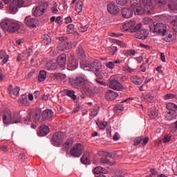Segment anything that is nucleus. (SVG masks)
<instances>
[{
  "mask_svg": "<svg viewBox=\"0 0 177 177\" xmlns=\"http://www.w3.org/2000/svg\"><path fill=\"white\" fill-rule=\"evenodd\" d=\"M131 8L136 15H153L154 13V5L151 0H142V3L145 8H142V0H131L130 1Z\"/></svg>",
  "mask_w": 177,
  "mask_h": 177,
  "instance_id": "f257e3e1",
  "label": "nucleus"
},
{
  "mask_svg": "<svg viewBox=\"0 0 177 177\" xmlns=\"http://www.w3.org/2000/svg\"><path fill=\"white\" fill-rule=\"evenodd\" d=\"M69 82L75 89H80L86 95H92V89L89 88V82L84 77H77L69 80Z\"/></svg>",
  "mask_w": 177,
  "mask_h": 177,
  "instance_id": "f03ea898",
  "label": "nucleus"
},
{
  "mask_svg": "<svg viewBox=\"0 0 177 177\" xmlns=\"http://www.w3.org/2000/svg\"><path fill=\"white\" fill-rule=\"evenodd\" d=\"M0 27L3 28V31H7L8 32H16V31L20 30V24L8 18L1 20Z\"/></svg>",
  "mask_w": 177,
  "mask_h": 177,
  "instance_id": "7ed1b4c3",
  "label": "nucleus"
},
{
  "mask_svg": "<svg viewBox=\"0 0 177 177\" xmlns=\"http://www.w3.org/2000/svg\"><path fill=\"white\" fill-rule=\"evenodd\" d=\"M3 123L6 124H17L20 121V113L19 112H6L3 118Z\"/></svg>",
  "mask_w": 177,
  "mask_h": 177,
  "instance_id": "20e7f679",
  "label": "nucleus"
},
{
  "mask_svg": "<svg viewBox=\"0 0 177 177\" xmlns=\"http://www.w3.org/2000/svg\"><path fill=\"white\" fill-rule=\"evenodd\" d=\"M142 24H138L131 30V32H136L135 37L138 39H146L149 35V31L146 29H141Z\"/></svg>",
  "mask_w": 177,
  "mask_h": 177,
  "instance_id": "39448f33",
  "label": "nucleus"
},
{
  "mask_svg": "<svg viewBox=\"0 0 177 177\" xmlns=\"http://www.w3.org/2000/svg\"><path fill=\"white\" fill-rule=\"evenodd\" d=\"M151 32H157L163 37L167 34V26L162 23L153 24L150 26Z\"/></svg>",
  "mask_w": 177,
  "mask_h": 177,
  "instance_id": "423d86ee",
  "label": "nucleus"
},
{
  "mask_svg": "<svg viewBox=\"0 0 177 177\" xmlns=\"http://www.w3.org/2000/svg\"><path fill=\"white\" fill-rule=\"evenodd\" d=\"M99 66H100V62L97 60L90 64H81L80 67L81 68H84L85 71H92L95 74V75H99Z\"/></svg>",
  "mask_w": 177,
  "mask_h": 177,
  "instance_id": "0eeeda50",
  "label": "nucleus"
},
{
  "mask_svg": "<svg viewBox=\"0 0 177 177\" xmlns=\"http://www.w3.org/2000/svg\"><path fill=\"white\" fill-rule=\"evenodd\" d=\"M46 9H48V3H42L41 5L35 6L32 8V13L35 17H39L45 13Z\"/></svg>",
  "mask_w": 177,
  "mask_h": 177,
  "instance_id": "6e6552de",
  "label": "nucleus"
},
{
  "mask_svg": "<svg viewBox=\"0 0 177 177\" xmlns=\"http://www.w3.org/2000/svg\"><path fill=\"white\" fill-rule=\"evenodd\" d=\"M84 153V145L81 143H77L71 149V154L73 157H81Z\"/></svg>",
  "mask_w": 177,
  "mask_h": 177,
  "instance_id": "1a4fd4ad",
  "label": "nucleus"
},
{
  "mask_svg": "<svg viewBox=\"0 0 177 177\" xmlns=\"http://www.w3.org/2000/svg\"><path fill=\"white\" fill-rule=\"evenodd\" d=\"M53 144L57 147L60 146L63 143V139H64V133L60 131L56 132L53 135Z\"/></svg>",
  "mask_w": 177,
  "mask_h": 177,
  "instance_id": "9d476101",
  "label": "nucleus"
},
{
  "mask_svg": "<svg viewBox=\"0 0 177 177\" xmlns=\"http://www.w3.org/2000/svg\"><path fill=\"white\" fill-rule=\"evenodd\" d=\"M23 5H24V0H13L10 4L9 9L12 13H16L17 8H21Z\"/></svg>",
  "mask_w": 177,
  "mask_h": 177,
  "instance_id": "9b49d317",
  "label": "nucleus"
},
{
  "mask_svg": "<svg viewBox=\"0 0 177 177\" xmlns=\"http://www.w3.org/2000/svg\"><path fill=\"white\" fill-rule=\"evenodd\" d=\"M131 100H133V97H129L125 99L124 101H122L120 104H118L115 106V107L114 108V111H127L128 110L127 106L124 105V103H128L129 102H131Z\"/></svg>",
  "mask_w": 177,
  "mask_h": 177,
  "instance_id": "f8f14e48",
  "label": "nucleus"
},
{
  "mask_svg": "<svg viewBox=\"0 0 177 177\" xmlns=\"http://www.w3.org/2000/svg\"><path fill=\"white\" fill-rule=\"evenodd\" d=\"M37 19L35 18L31 17V16H27L24 19L26 26H27V27H31L32 28L37 27Z\"/></svg>",
  "mask_w": 177,
  "mask_h": 177,
  "instance_id": "ddd939ff",
  "label": "nucleus"
},
{
  "mask_svg": "<svg viewBox=\"0 0 177 177\" xmlns=\"http://www.w3.org/2000/svg\"><path fill=\"white\" fill-rule=\"evenodd\" d=\"M147 143H149V137H145V138H143V136L137 137L133 140L134 146H139L140 144H142V146H146Z\"/></svg>",
  "mask_w": 177,
  "mask_h": 177,
  "instance_id": "4468645a",
  "label": "nucleus"
},
{
  "mask_svg": "<svg viewBox=\"0 0 177 177\" xmlns=\"http://www.w3.org/2000/svg\"><path fill=\"white\" fill-rule=\"evenodd\" d=\"M66 60H67V55L66 54H64V53L61 54L57 58V62L58 66L61 68H64L66 67Z\"/></svg>",
  "mask_w": 177,
  "mask_h": 177,
  "instance_id": "2eb2a0df",
  "label": "nucleus"
},
{
  "mask_svg": "<svg viewBox=\"0 0 177 177\" xmlns=\"http://www.w3.org/2000/svg\"><path fill=\"white\" fill-rule=\"evenodd\" d=\"M107 10L111 15H117L120 12V8L115 5V3L110 2L107 5Z\"/></svg>",
  "mask_w": 177,
  "mask_h": 177,
  "instance_id": "dca6fc26",
  "label": "nucleus"
},
{
  "mask_svg": "<svg viewBox=\"0 0 177 177\" xmlns=\"http://www.w3.org/2000/svg\"><path fill=\"white\" fill-rule=\"evenodd\" d=\"M109 88L115 91H121L122 89V84L117 80H113L109 82Z\"/></svg>",
  "mask_w": 177,
  "mask_h": 177,
  "instance_id": "f3484780",
  "label": "nucleus"
},
{
  "mask_svg": "<svg viewBox=\"0 0 177 177\" xmlns=\"http://www.w3.org/2000/svg\"><path fill=\"white\" fill-rule=\"evenodd\" d=\"M133 15V10L129 8H124L122 10V16L124 19H129L132 17Z\"/></svg>",
  "mask_w": 177,
  "mask_h": 177,
  "instance_id": "a211bd4d",
  "label": "nucleus"
},
{
  "mask_svg": "<svg viewBox=\"0 0 177 177\" xmlns=\"http://www.w3.org/2000/svg\"><path fill=\"white\" fill-rule=\"evenodd\" d=\"M0 60H2L1 62L2 66H3V64H6V63L9 62V55L6 54V50H0Z\"/></svg>",
  "mask_w": 177,
  "mask_h": 177,
  "instance_id": "6ab92c4d",
  "label": "nucleus"
},
{
  "mask_svg": "<svg viewBox=\"0 0 177 177\" xmlns=\"http://www.w3.org/2000/svg\"><path fill=\"white\" fill-rule=\"evenodd\" d=\"M50 129L48 126L43 124L39 127V136H46L49 133Z\"/></svg>",
  "mask_w": 177,
  "mask_h": 177,
  "instance_id": "aec40b11",
  "label": "nucleus"
},
{
  "mask_svg": "<svg viewBox=\"0 0 177 177\" xmlns=\"http://www.w3.org/2000/svg\"><path fill=\"white\" fill-rule=\"evenodd\" d=\"M118 97V93H115L111 90H109L106 93V98L107 100H115Z\"/></svg>",
  "mask_w": 177,
  "mask_h": 177,
  "instance_id": "412c9836",
  "label": "nucleus"
},
{
  "mask_svg": "<svg viewBox=\"0 0 177 177\" xmlns=\"http://www.w3.org/2000/svg\"><path fill=\"white\" fill-rule=\"evenodd\" d=\"M29 117H32L35 122H38L41 120V112L39 111H31L29 113Z\"/></svg>",
  "mask_w": 177,
  "mask_h": 177,
  "instance_id": "4be33fe9",
  "label": "nucleus"
},
{
  "mask_svg": "<svg viewBox=\"0 0 177 177\" xmlns=\"http://www.w3.org/2000/svg\"><path fill=\"white\" fill-rule=\"evenodd\" d=\"M8 91L10 95H14V96H17V95H19V92H20V87L15 86L13 88V86L10 85L8 88Z\"/></svg>",
  "mask_w": 177,
  "mask_h": 177,
  "instance_id": "5701e85b",
  "label": "nucleus"
},
{
  "mask_svg": "<svg viewBox=\"0 0 177 177\" xmlns=\"http://www.w3.org/2000/svg\"><path fill=\"white\" fill-rule=\"evenodd\" d=\"M72 46L71 43L65 41L59 46L58 49L59 50H68V49H71Z\"/></svg>",
  "mask_w": 177,
  "mask_h": 177,
  "instance_id": "b1692460",
  "label": "nucleus"
},
{
  "mask_svg": "<svg viewBox=\"0 0 177 177\" xmlns=\"http://www.w3.org/2000/svg\"><path fill=\"white\" fill-rule=\"evenodd\" d=\"M68 67L72 68V70H75V68H77V67H78V62L77 61V59L71 58L68 61Z\"/></svg>",
  "mask_w": 177,
  "mask_h": 177,
  "instance_id": "393cba45",
  "label": "nucleus"
},
{
  "mask_svg": "<svg viewBox=\"0 0 177 177\" xmlns=\"http://www.w3.org/2000/svg\"><path fill=\"white\" fill-rule=\"evenodd\" d=\"M64 93H65L66 96H68V97H71V99H72L73 100H77V95H75V91L64 89Z\"/></svg>",
  "mask_w": 177,
  "mask_h": 177,
  "instance_id": "a878e982",
  "label": "nucleus"
},
{
  "mask_svg": "<svg viewBox=\"0 0 177 177\" xmlns=\"http://www.w3.org/2000/svg\"><path fill=\"white\" fill-rule=\"evenodd\" d=\"M46 68L48 71H55L56 68H57V64H56V62H48L46 65Z\"/></svg>",
  "mask_w": 177,
  "mask_h": 177,
  "instance_id": "bb28decb",
  "label": "nucleus"
},
{
  "mask_svg": "<svg viewBox=\"0 0 177 177\" xmlns=\"http://www.w3.org/2000/svg\"><path fill=\"white\" fill-rule=\"evenodd\" d=\"M53 116V111H43L41 113V118L44 121H46V120H50Z\"/></svg>",
  "mask_w": 177,
  "mask_h": 177,
  "instance_id": "cd10ccee",
  "label": "nucleus"
},
{
  "mask_svg": "<svg viewBox=\"0 0 177 177\" xmlns=\"http://www.w3.org/2000/svg\"><path fill=\"white\" fill-rule=\"evenodd\" d=\"M136 24V22H135V21H131L130 22H128L123 25V30L124 31H128V30H131V28H133Z\"/></svg>",
  "mask_w": 177,
  "mask_h": 177,
  "instance_id": "c85d7f7f",
  "label": "nucleus"
},
{
  "mask_svg": "<svg viewBox=\"0 0 177 177\" xmlns=\"http://www.w3.org/2000/svg\"><path fill=\"white\" fill-rule=\"evenodd\" d=\"M131 81L133 82V84H135V85H140V84L143 82V79L142 77H139L138 76L133 75L131 77Z\"/></svg>",
  "mask_w": 177,
  "mask_h": 177,
  "instance_id": "c756f323",
  "label": "nucleus"
},
{
  "mask_svg": "<svg viewBox=\"0 0 177 177\" xmlns=\"http://www.w3.org/2000/svg\"><path fill=\"white\" fill-rule=\"evenodd\" d=\"M93 172L97 175H100V174H107V169H106L104 167L97 166L93 169Z\"/></svg>",
  "mask_w": 177,
  "mask_h": 177,
  "instance_id": "7c9ffc66",
  "label": "nucleus"
},
{
  "mask_svg": "<svg viewBox=\"0 0 177 177\" xmlns=\"http://www.w3.org/2000/svg\"><path fill=\"white\" fill-rule=\"evenodd\" d=\"M41 39H43L46 45H49L50 44V42H52V37H50V33L43 35Z\"/></svg>",
  "mask_w": 177,
  "mask_h": 177,
  "instance_id": "2f4dec72",
  "label": "nucleus"
},
{
  "mask_svg": "<svg viewBox=\"0 0 177 177\" xmlns=\"http://www.w3.org/2000/svg\"><path fill=\"white\" fill-rule=\"evenodd\" d=\"M171 24L173 25V30L177 32V15H173L169 17Z\"/></svg>",
  "mask_w": 177,
  "mask_h": 177,
  "instance_id": "473e14b6",
  "label": "nucleus"
},
{
  "mask_svg": "<svg viewBox=\"0 0 177 177\" xmlns=\"http://www.w3.org/2000/svg\"><path fill=\"white\" fill-rule=\"evenodd\" d=\"M77 53L81 59H85L86 55H85V50H84V48L82 46H79L77 50Z\"/></svg>",
  "mask_w": 177,
  "mask_h": 177,
  "instance_id": "72a5a7b5",
  "label": "nucleus"
},
{
  "mask_svg": "<svg viewBox=\"0 0 177 177\" xmlns=\"http://www.w3.org/2000/svg\"><path fill=\"white\" fill-rule=\"evenodd\" d=\"M165 119L168 121H171V120H174L176 117V113L175 111H169L165 115Z\"/></svg>",
  "mask_w": 177,
  "mask_h": 177,
  "instance_id": "f704fd0d",
  "label": "nucleus"
},
{
  "mask_svg": "<svg viewBox=\"0 0 177 177\" xmlns=\"http://www.w3.org/2000/svg\"><path fill=\"white\" fill-rule=\"evenodd\" d=\"M38 80L39 82H44L46 80V71H40Z\"/></svg>",
  "mask_w": 177,
  "mask_h": 177,
  "instance_id": "c9c22d12",
  "label": "nucleus"
},
{
  "mask_svg": "<svg viewBox=\"0 0 177 177\" xmlns=\"http://www.w3.org/2000/svg\"><path fill=\"white\" fill-rule=\"evenodd\" d=\"M82 6H84L83 0H78V1L76 3V12L77 13H81L82 12Z\"/></svg>",
  "mask_w": 177,
  "mask_h": 177,
  "instance_id": "e433bc0d",
  "label": "nucleus"
},
{
  "mask_svg": "<svg viewBox=\"0 0 177 177\" xmlns=\"http://www.w3.org/2000/svg\"><path fill=\"white\" fill-rule=\"evenodd\" d=\"M81 162L82 164H91V160H89V155L88 154H84L82 156L81 158Z\"/></svg>",
  "mask_w": 177,
  "mask_h": 177,
  "instance_id": "4c0bfd02",
  "label": "nucleus"
},
{
  "mask_svg": "<svg viewBox=\"0 0 177 177\" xmlns=\"http://www.w3.org/2000/svg\"><path fill=\"white\" fill-rule=\"evenodd\" d=\"M166 107L170 111H177V105L172 102L167 103Z\"/></svg>",
  "mask_w": 177,
  "mask_h": 177,
  "instance_id": "58836bf2",
  "label": "nucleus"
},
{
  "mask_svg": "<svg viewBox=\"0 0 177 177\" xmlns=\"http://www.w3.org/2000/svg\"><path fill=\"white\" fill-rule=\"evenodd\" d=\"M168 7L170 10H177V2L175 0H172L169 3Z\"/></svg>",
  "mask_w": 177,
  "mask_h": 177,
  "instance_id": "ea45409f",
  "label": "nucleus"
},
{
  "mask_svg": "<svg viewBox=\"0 0 177 177\" xmlns=\"http://www.w3.org/2000/svg\"><path fill=\"white\" fill-rule=\"evenodd\" d=\"M66 78V75L62 74V73H55L54 75V80H65Z\"/></svg>",
  "mask_w": 177,
  "mask_h": 177,
  "instance_id": "a19ab883",
  "label": "nucleus"
},
{
  "mask_svg": "<svg viewBox=\"0 0 177 177\" xmlns=\"http://www.w3.org/2000/svg\"><path fill=\"white\" fill-rule=\"evenodd\" d=\"M78 30L80 32H85L88 30V26L86 25L82 24L78 26Z\"/></svg>",
  "mask_w": 177,
  "mask_h": 177,
  "instance_id": "79ce46f5",
  "label": "nucleus"
},
{
  "mask_svg": "<svg viewBox=\"0 0 177 177\" xmlns=\"http://www.w3.org/2000/svg\"><path fill=\"white\" fill-rule=\"evenodd\" d=\"M74 31V24H69L67 26L66 32L67 34H73Z\"/></svg>",
  "mask_w": 177,
  "mask_h": 177,
  "instance_id": "37998d69",
  "label": "nucleus"
},
{
  "mask_svg": "<svg viewBox=\"0 0 177 177\" xmlns=\"http://www.w3.org/2000/svg\"><path fill=\"white\" fill-rule=\"evenodd\" d=\"M175 97H176V95L172 93H167L165 95H164L165 100H169V99H175Z\"/></svg>",
  "mask_w": 177,
  "mask_h": 177,
  "instance_id": "c03bdc74",
  "label": "nucleus"
},
{
  "mask_svg": "<svg viewBox=\"0 0 177 177\" xmlns=\"http://www.w3.org/2000/svg\"><path fill=\"white\" fill-rule=\"evenodd\" d=\"M122 70H123V71H124L125 73H128L129 74H131V73H133L135 71V70L131 68L128 66H123Z\"/></svg>",
  "mask_w": 177,
  "mask_h": 177,
  "instance_id": "a18cd8bd",
  "label": "nucleus"
},
{
  "mask_svg": "<svg viewBox=\"0 0 177 177\" xmlns=\"http://www.w3.org/2000/svg\"><path fill=\"white\" fill-rule=\"evenodd\" d=\"M142 23L145 25L151 24V23H153V19L149 17H145Z\"/></svg>",
  "mask_w": 177,
  "mask_h": 177,
  "instance_id": "49530a36",
  "label": "nucleus"
},
{
  "mask_svg": "<svg viewBox=\"0 0 177 177\" xmlns=\"http://www.w3.org/2000/svg\"><path fill=\"white\" fill-rule=\"evenodd\" d=\"M155 3L158 5V6H164L167 3V1L165 0H155Z\"/></svg>",
  "mask_w": 177,
  "mask_h": 177,
  "instance_id": "de8ad7c7",
  "label": "nucleus"
},
{
  "mask_svg": "<svg viewBox=\"0 0 177 177\" xmlns=\"http://www.w3.org/2000/svg\"><path fill=\"white\" fill-rule=\"evenodd\" d=\"M148 115L150 118L153 120V118H156L157 115H158V113H157L156 111H150L149 112Z\"/></svg>",
  "mask_w": 177,
  "mask_h": 177,
  "instance_id": "09e8293b",
  "label": "nucleus"
},
{
  "mask_svg": "<svg viewBox=\"0 0 177 177\" xmlns=\"http://www.w3.org/2000/svg\"><path fill=\"white\" fill-rule=\"evenodd\" d=\"M106 127H107V122L106 121L102 122L98 124L100 129H104Z\"/></svg>",
  "mask_w": 177,
  "mask_h": 177,
  "instance_id": "8fccbe9b",
  "label": "nucleus"
},
{
  "mask_svg": "<svg viewBox=\"0 0 177 177\" xmlns=\"http://www.w3.org/2000/svg\"><path fill=\"white\" fill-rule=\"evenodd\" d=\"M116 3L118 5L124 6V5H127V3H128V0H116Z\"/></svg>",
  "mask_w": 177,
  "mask_h": 177,
  "instance_id": "3c124183",
  "label": "nucleus"
},
{
  "mask_svg": "<svg viewBox=\"0 0 177 177\" xmlns=\"http://www.w3.org/2000/svg\"><path fill=\"white\" fill-rule=\"evenodd\" d=\"M163 40L166 42H171L172 41V35L168 34L167 37H163Z\"/></svg>",
  "mask_w": 177,
  "mask_h": 177,
  "instance_id": "603ef678",
  "label": "nucleus"
},
{
  "mask_svg": "<svg viewBox=\"0 0 177 177\" xmlns=\"http://www.w3.org/2000/svg\"><path fill=\"white\" fill-rule=\"evenodd\" d=\"M170 141H171V136L166 135L164 136V138L162 139L163 143H168Z\"/></svg>",
  "mask_w": 177,
  "mask_h": 177,
  "instance_id": "864d4df0",
  "label": "nucleus"
},
{
  "mask_svg": "<svg viewBox=\"0 0 177 177\" xmlns=\"http://www.w3.org/2000/svg\"><path fill=\"white\" fill-rule=\"evenodd\" d=\"M100 162L102 164H110V160H109L108 158L105 156L100 159Z\"/></svg>",
  "mask_w": 177,
  "mask_h": 177,
  "instance_id": "5fc2aeb1",
  "label": "nucleus"
},
{
  "mask_svg": "<svg viewBox=\"0 0 177 177\" xmlns=\"http://www.w3.org/2000/svg\"><path fill=\"white\" fill-rule=\"evenodd\" d=\"M136 54V51H135V50H128L126 52V55H127V56H131V55H132L133 56H135Z\"/></svg>",
  "mask_w": 177,
  "mask_h": 177,
  "instance_id": "6e6d98bb",
  "label": "nucleus"
},
{
  "mask_svg": "<svg viewBox=\"0 0 177 177\" xmlns=\"http://www.w3.org/2000/svg\"><path fill=\"white\" fill-rule=\"evenodd\" d=\"M52 13H57L59 10H57V4H54V6L51 8Z\"/></svg>",
  "mask_w": 177,
  "mask_h": 177,
  "instance_id": "4d7b16f0",
  "label": "nucleus"
},
{
  "mask_svg": "<svg viewBox=\"0 0 177 177\" xmlns=\"http://www.w3.org/2000/svg\"><path fill=\"white\" fill-rule=\"evenodd\" d=\"M106 67H108V68H110L111 70H113V68H114V62H109L106 63Z\"/></svg>",
  "mask_w": 177,
  "mask_h": 177,
  "instance_id": "13d9d810",
  "label": "nucleus"
},
{
  "mask_svg": "<svg viewBox=\"0 0 177 177\" xmlns=\"http://www.w3.org/2000/svg\"><path fill=\"white\" fill-rule=\"evenodd\" d=\"M145 99H147V100L148 102H149V103H151V102L153 99V95L148 94V95H145Z\"/></svg>",
  "mask_w": 177,
  "mask_h": 177,
  "instance_id": "bf43d9fd",
  "label": "nucleus"
},
{
  "mask_svg": "<svg viewBox=\"0 0 177 177\" xmlns=\"http://www.w3.org/2000/svg\"><path fill=\"white\" fill-rule=\"evenodd\" d=\"M147 68V63L145 64H142L141 66H140V70L142 73H146V69Z\"/></svg>",
  "mask_w": 177,
  "mask_h": 177,
  "instance_id": "052dcab7",
  "label": "nucleus"
},
{
  "mask_svg": "<svg viewBox=\"0 0 177 177\" xmlns=\"http://www.w3.org/2000/svg\"><path fill=\"white\" fill-rule=\"evenodd\" d=\"M73 19H71V17H67L64 19L65 24H68V23H71Z\"/></svg>",
  "mask_w": 177,
  "mask_h": 177,
  "instance_id": "680f3d73",
  "label": "nucleus"
},
{
  "mask_svg": "<svg viewBox=\"0 0 177 177\" xmlns=\"http://www.w3.org/2000/svg\"><path fill=\"white\" fill-rule=\"evenodd\" d=\"M115 44H116V45H119V46H125V44L122 43L121 41L115 40Z\"/></svg>",
  "mask_w": 177,
  "mask_h": 177,
  "instance_id": "e2e57ef3",
  "label": "nucleus"
},
{
  "mask_svg": "<svg viewBox=\"0 0 177 177\" xmlns=\"http://www.w3.org/2000/svg\"><path fill=\"white\" fill-rule=\"evenodd\" d=\"M71 146V143L70 142H66L65 144H64V147L68 150L70 149V147Z\"/></svg>",
  "mask_w": 177,
  "mask_h": 177,
  "instance_id": "0e129e2a",
  "label": "nucleus"
},
{
  "mask_svg": "<svg viewBox=\"0 0 177 177\" xmlns=\"http://www.w3.org/2000/svg\"><path fill=\"white\" fill-rule=\"evenodd\" d=\"M113 140H120V134L118 133H115L113 137Z\"/></svg>",
  "mask_w": 177,
  "mask_h": 177,
  "instance_id": "69168bd1",
  "label": "nucleus"
},
{
  "mask_svg": "<svg viewBox=\"0 0 177 177\" xmlns=\"http://www.w3.org/2000/svg\"><path fill=\"white\" fill-rule=\"evenodd\" d=\"M55 21L57 24H62V17L59 16L55 19Z\"/></svg>",
  "mask_w": 177,
  "mask_h": 177,
  "instance_id": "338daca9",
  "label": "nucleus"
},
{
  "mask_svg": "<svg viewBox=\"0 0 177 177\" xmlns=\"http://www.w3.org/2000/svg\"><path fill=\"white\" fill-rule=\"evenodd\" d=\"M138 63H141L143 62V57H138L134 58Z\"/></svg>",
  "mask_w": 177,
  "mask_h": 177,
  "instance_id": "774afa93",
  "label": "nucleus"
}]
</instances>
